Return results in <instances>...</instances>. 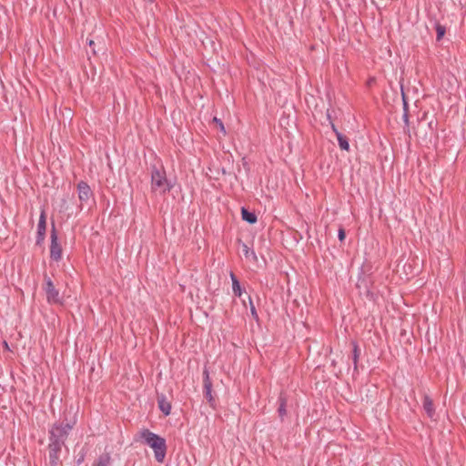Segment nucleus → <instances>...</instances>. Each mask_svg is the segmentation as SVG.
<instances>
[{
	"label": "nucleus",
	"instance_id": "6ab92c4d",
	"mask_svg": "<svg viewBox=\"0 0 466 466\" xmlns=\"http://www.w3.org/2000/svg\"><path fill=\"white\" fill-rule=\"evenodd\" d=\"M403 120H404V123H405L404 132L406 134H409L410 133V128H409V112H403Z\"/></svg>",
	"mask_w": 466,
	"mask_h": 466
},
{
	"label": "nucleus",
	"instance_id": "f257e3e1",
	"mask_svg": "<svg viewBox=\"0 0 466 466\" xmlns=\"http://www.w3.org/2000/svg\"><path fill=\"white\" fill-rule=\"evenodd\" d=\"M139 439L154 450L157 461H164L167 451V445L164 438L146 429L140 431Z\"/></svg>",
	"mask_w": 466,
	"mask_h": 466
},
{
	"label": "nucleus",
	"instance_id": "bb28decb",
	"mask_svg": "<svg viewBox=\"0 0 466 466\" xmlns=\"http://www.w3.org/2000/svg\"><path fill=\"white\" fill-rule=\"evenodd\" d=\"M5 348H8V345L6 342H5Z\"/></svg>",
	"mask_w": 466,
	"mask_h": 466
},
{
	"label": "nucleus",
	"instance_id": "f8f14e48",
	"mask_svg": "<svg viewBox=\"0 0 466 466\" xmlns=\"http://www.w3.org/2000/svg\"><path fill=\"white\" fill-rule=\"evenodd\" d=\"M241 215L242 219L248 222L249 224H253L257 221V216L254 213L247 210L245 208H242Z\"/></svg>",
	"mask_w": 466,
	"mask_h": 466
},
{
	"label": "nucleus",
	"instance_id": "7ed1b4c3",
	"mask_svg": "<svg viewBox=\"0 0 466 466\" xmlns=\"http://www.w3.org/2000/svg\"><path fill=\"white\" fill-rule=\"evenodd\" d=\"M71 429L72 426L69 423L65 425H54L50 430V442H56V444L57 443L59 446L63 447Z\"/></svg>",
	"mask_w": 466,
	"mask_h": 466
},
{
	"label": "nucleus",
	"instance_id": "4468645a",
	"mask_svg": "<svg viewBox=\"0 0 466 466\" xmlns=\"http://www.w3.org/2000/svg\"><path fill=\"white\" fill-rule=\"evenodd\" d=\"M230 277H231V279H232L233 292H234V294L236 296L240 297L241 296L240 284H239L238 279L236 278V276L233 273L230 274Z\"/></svg>",
	"mask_w": 466,
	"mask_h": 466
},
{
	"label": "nucleus",
	"instance_id": "f3484780",
	"mask_svg": "<svg viewBox=\"0 0 466 466\" xmlns=\"http://www.w3.org/2000/svg\"><path fill=\"white\" fill-rule=\"evenodd\" d=\"M353 362L355 366V370H357V362L359 359V348L357 343L353 342Z\"/></svg>",
	"mask_w": 466,
	"mask_h": 466
},
{
	"label": "nucleus",
	"instance_id": "4be33fe9",
	"mask_svg": "<svg viewBox=\"0 0 466 466\" xmlns=\"http://www.w3.org/2000/svg\"><path fill=\"white\" fill-rule=\"evenodd\" d=\"M403 112H409V106L405 94L402 92Z\"/></svg>",
	"mask_w": 466,
	"mask_h": 466
},
{
	"label": "nucleus",
	"instance_id": "b1692460",
	"mask_svg": "<svg viewBox=\"0 0 466 466\" xmlns=\"http://www.w3.org/2000/svg\"><path fill=\"white\" fill-rule=\"evenodd\" d=\"M250 311H251V314L253 316L254 319H258V313H257V310L255 309V306L253 305L252 301L250 300Z\"/></svg>",
	"mask_w": 466,
	"mask_h": 466
},
{
	"label": "nucleus",
	"instance_id": "9b49d317",
	"mask_svg": "<svg viewBox=\"0 0 466 466\" xmlns=\"http://www.w3.org/2000/svg\"><path fill=\"white\" fill-rule=\"evenodd\" d=\"M423 409L425 410V411L427 412L429 417L431 418L433 416V414H434L433 402L428 395L424 396Z\"/></svg>",
	"mask_w": 466,
	"mask_h": 466
},
{
	"label": "nucleus",
	"instance_id": "0eeeda50",
	"mask_svg": "<svg viewBox=\"0 0 466 466\" xmlns=\"http://www.w3.org/2000/svg\"><path fill=\"white\" fill-rule=\"evenodd\" d=\"M203 375H204L203 382H204L205 397L207 398V400H208L210 405H213L214 399H213V396L211 393L212 392V382L210 380L209 374H208V371L207 369L204 370Z\"/></svg>",
	"mask_w": 466,
	"mask_h": 466
},
{
	"label": "nucleus",
	"instance_id": "1a4fd4ad",
	"mask_svg": "<svg viewBox=\"0 0 466 466\" xmlns=\"http://www.w3.org/2000/svg\"><path fill=\"white\" fill-rule=\"evenodd\" d=\"M46 230V214L45 211L41 212L38 225H37V243H40V241H43L45 238Z\"/></svg>",
	"mask_w": 466,
	"mask_h": 466
},
{
	"label": "nucleus",
	"instance_id": "39448f33",
	"mask_svg": "<svg viewBox=\"0 0 466 466\" xmlns=\"http://www.w3.org/2000/svg\"><path fill=\"white\" fill-rule=\"evenodd\" d=\"M50 257L56 261L61 259L62 257V248L57 241V235L54 225L51 231Z\"/></svg>",
	"mask_w": 466,
	"mask_h": 466
},
{
	"label": "nucleus",
	"instance_id": "412c9836",
	"mask_svg": "<svg viewBox=\"0 0 466 466\" xmlns=\"http://www.w3.org/2000/svg\"><path fill=\"white\" fill-rule=\"evenodd\" d=\"M445 34V28L441 25L437 26V39L440 40Z\"/></svg>",
	"mask_w": 466,
	"mask_h": 466
},
{
	"label": "nucleus",
	"instance_id": "ddd939ff",
	"mask_svg": "<svg viewBox=\"0 0 466 466\" xmlns=\"http://www.w3.org/2000/svg\"><path fill=\"white\" fill-rule=\"evenodd\" d=\"M337 139L339 142V146L342 150H350V144L348 142V138L345 136H343L340 132H337Z\"/></svg>",
	"mask_w": 466,
	"mask_h": 466
},
{
	"label": "nucleus",
	"instance_id": "6e6552de",
	"mask_svg": "<svg viewBox=\"0 0 466 466\" xmlns=\"http://www.w3.org/2000/svg\"><path fill=\"white\" fill-rule=\"evenodd\" d=\"M78 198L81 202H87L91 196L92 191L87 183L81 181L77 185Z\"/></svg>",
	"mask_w": 466,
	"mask_h": 466
},
{
	"label": "nucleus",
	"instance_id": "5701e85b",
	"mask_svg": "<svg viewBox=\"0 0 466 466\" xmlns=\"http://www.w3.org/2000/svg\"><path fill=\"white\" fill-rule=\"evenodd\" d=\"M338 237H339V239L340 241H343V240L345 239L346 233H345L344 228H340L339 229Z\"/></svg>",
	"mask_w": 466,
	"mask_h": 466
},
{
	"label": "nucleus",
	"instance_id": "a211bd4d",
	"mask_svg": "<svg viewBox=\"0 0 466 466\" xmlns=\"http://www.w3.org/2000/svg\"><path fill=\"white\" fill-rule=\"evenodd\" d=\"M242 251L247 258H248L251 255L254 258H256L255 252L253 250H250L246 244L242 245Z\"/></svg>",
	"mask_w": 466,
	"mask_h": 466
},
{
	"label": "nucleus",
	"instance_id": "f03ea898",
	"mask_svg": "<svg viewBox=\"0 0 466 466\" xmlns=\"http://www.w3.org/2000/svg\"><path fill=\"white\" fill-rule=\"evenodd\" d=\"M170 183L167 181L166 172L163 168L154 167L151 172V187L155 192L165 194L171 188Z\"/></svg>",
	"mask_w": 466,
	"mask_h": 466
},
{
	"label": "nucleus",
	"instance_id": "dca6fc26",
	"mask_svg": "<svg viewBox=\"0 0 466 466\" xmlns=\"http://www.w3.org/2000/svg\"><path fill=\"white\" fill-rule=\"evenodd\" d=\"M279 401H280V404H279V414L280 418L282 419L287 413V410H286L287 400H286V398L282 394H280Z\"/></svg>",
	"mask_w": 466,
	"mask_h": 466
},
{
	"label": "nucleus",
	"instance_id": "2eb2a0df",
	"mask_svg": "<svg viewBox=\"0 0 466 466\" xmlns=\"http://www.w3.org/2000/svg\"><path fill=\"white\" fill-rule=\"evenodd\" d=\"M111 461L109 453H104L99 456L96 466H108Z\"/></svg>",
	"mask_w": 466,
	"mask_h": 466
},
{
	"label": "nucleus",
	"instance_id": "20e7f679",
	"mask_svg": "<svg viewBox=\"0 0 466 466\" xmlns=\"http://www.w3.org/2000/svg\"><path fill=\"white\" fill-rule=\"evenodd\" d=\"M44 289L46 294V299L49 303L58 304L61 303V298L59 296L58 289H56L50 278H45Z\"/></svg>",
	"mask_w": 466,
	"mask_h": 466
},
{
	"label": "nucleus",
	"instance_id": "aec40b11",
	"mask_svg": "<svg viewBox=\"0 0 466 466\" xmlns=\"http://www.w3.org/2000/svg\"><path fill=\"white\" fill-rule=\"evenodd\" d=\"M213 122L217 125V127L220 129V131L223 134H226L225 127L220 119L214 117Z\"/></svg>",
	"mask_w": 466,
	"mask_h": 466
},
{
	"label": "nucleus",
	"instance_id": "a878e982",
	"mask_svg": "<svg viewBox=\"0 0 466 466\" xmlns=\"http://www.w3.org/2000/svg\"><path fill=\"white\" fill-rule=\"evenodd\" d=\"M331 128H332V130L334 131V133H335L336 135H337V132H339V131L337 129L336 126H335L333 123H331Z\"/></svg>",
	"mask_w": 466,
	"mask_h": 466
},
{
	"label": "nucleus",
	"instance_id": "423d86ee",
	"mask_svg": "<svg viewBox=\"0 0 466 466\" xmlns=\"http://www.w3.org/2000/svg\"><path fill=\"white\" fill-rule=\"evenodd\" d=\"M62 446H59L56 442H49L48 445V460L50 466H58L59 464V454L61 452Z\"/></svg>",
	"mask_w": 466,
	"mask_h": 466
},
{
	"label": "nucleus",
	"instance_id": "9d476101",
	"mask_svg": "<svg viewBox=\"0 0 466 466\" xmlns=\"http://www.w3.org/2000/svg\"><path fill=\"white\" fill-rule=\"evenodd\" d=\"M157 403L159 410L166 415H169L171 412V403L167 400L164 394H157Z\"/></svg>",
	"mask_w": 466,
	"mask_h": 466
},
{
	"label": "nucleus",
	"instance_id": "393cba45",
	"mask_svg": "<svg viewBox=\"0 0 466 466\" xmlns=\"http://www.w3.org/2000/svg\"><path fill=\"white\" fill-rule=\"evenodd\" d=\"M88 45L91 48H94V46H95V41L94 40H89L88 41ZM93 54H96V51L95 49H93Z\"/></svg>",
	"mask_w": 466,
	"mask_h": 466
}]
</instances>
